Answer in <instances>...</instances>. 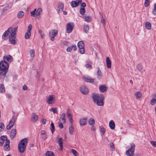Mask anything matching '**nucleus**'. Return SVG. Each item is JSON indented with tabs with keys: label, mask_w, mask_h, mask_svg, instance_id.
<instances>
[{
	"label": "nucleus",
	"mask_w": 156,
	"mask_h": 156,
	"mask_svg": "<svg viewBox=\"0 0 156 156\" xmlns=\"http://www.w3.org/2000/svg\"><path fill=\"white\" fill-rule=\"evenodd\" d=\"M92 98L94 102L96 103L98 105L103 106V99H104L103 95H99L97 94H94L93 95Z\"/></svg>",
	"instance_id": "2"
},
{
	"label": "nucleus",
	"mask_w": 156,
	"mask_h": 156,
	"mask_svg": "<svg viewBox=\"0 0 156 156\" xmlns=\"http://www.w3.org/2000/svg\"><path fill=\"white\" fill-rule=\"evenodd\" d=\"M83 79L86 82L90 83H93L94 80V79H92L90 76H84Z\"/></svg>",
	"instance_id": "15"
},
{
	"label": "nucleus",
	"mask_w": 156,
	"mask_h": 156,
	"mask_svg": "<svg viewBox=\"0 0 156 156\" xmlns=\"http://www.w3.org/2000/svg\"><path fill=\"white\" fill-rule=\"evenodd\" d=\"M110 147L113 149H115L114 145L112 143H110Z\"/></svg>",
	"instance_id": "64"
},
{
	"label": "nucleus",
	"mask_w": 156,
	"mask_h": 156,
	"mask_svg": "<svg viewBox=\"0 0 156 156\" xmlns=\"http://www.w3.org/2000/svg\"><path fill=\"white\" fill-rule=\"evenodd\" d=\"M58 31L55 29L51 30L49 32L50 36L51 37V40L52 41L54 40V37L57 34Z\"/></svg>",
	"instance_id": "7"
},
{
	"label": "nucleus",
	"mask_w": 156,
	"mask_h": 156,
	"mask_svg": "<svg viewBox=\"0 0 156 156\" xmlns=\"http://www.w3.org/2000/svg\"><path fill=\"white\" fill-rule=\"evenodd\" d=\"M15 120L16 118L15 116H12L11 119L9 121V125H8L6 127V128L7 129H10L13 127L15 124Z\"/></svg>",
	"instance_id": "5"
},
{
	"label": "nucleus",
	"mask_w": 156,
	"mask_h": 156,
	"mask_svg": "<svg viewBox=\"0 0 156 156\" xmlns=\"http://www.w3.org/2000/svg\"><path fill=\"white\" fill-rule=\"evenodd\" d=\"M72 49H73V50L74 51H75L76 50V45H72Z\"/></svg>",
	"instance_id": "62"
},
{
	"label": "nucleus",
	"mask_w": 156,
	"mask_h": 156,
	"mask_svg": "<svg viewBox=\"0 0 156 156\" xmlns=\"http://www.w3.org/2000/svg\"><path fill=\"white\" fill-rule=\"evenodd\" d=\"M6 139V137L4 136H2L0 137V146H2L5 140Z\"/></svg>",
	"instance_id": "24"
},
{
	"label": "nucleus",
	"mask_w": 156,
	"mask_h": 156,
	"mask_svg": "<svg viewBox=\"0 0 156 156\" xmlns=\"http://www.w3.org/2000/svg\"><path fill=\"white\" fill-rule=\"evenodd\" d=\"M64 9V5L62 3H59L58 5L57 12L58 13L62 11Z\"/></svg>",
	"instance_id": "12"
},
{
	"label": "nucleus",
	"mask_w": 156,
	"mask_h": 156,
	"mask_svg": "<svg viewBox=\"0 0 156 156\" xmlns=\"http://www.w3.org/2000/svg\"><path fill=\"white\" fill-rule=\"evenodd\" d=\"M12 28L11 27H9L8 30L6 31L2 35V37L3 38H5L6 37H8L9 35V33H11L10 31H12Z\"/></svg>",
	"instance_id": "11"
},
{
	"label": "nucleus",
	"mask_w": 156,
	"mask_h": 156,
	"mask_svg": "<svg viewBox=\"0 0 156 156\" xmlns=\"http://www.w3.org/2000/svg\"><path fill=\"white\" fill-rule=\"evenodd\" d=\"M42 12V9L41 8H39L38 9L37 11H36V16H38L41 14Z\"/></svg>",
	"instance_id": "32"
},
{
	"label": "nucleus",
	"mask_w": 156,
	"mask_h": 156,
	"mask_svg": "<svg viewBox=\"0 0 156 156\" xmlns=\"http://www.w3.org/2000/svg\"><path fill=\"white\" fill-rule=\"evenodd\" d=\"M72 152L75 156H77L78 154L76 151L74 149L72 150Z\"/></svg>",
	"instance_id": "51"
},
{
	"label": "nucleus",
	"mask_w": 156,
	"mask_h": 156,
	"mask_svg": "<svg viewBox=\"0 0 156 156\" xmlns=\"http://www.w3.org/2000/svg\"><path fill=\"white\" fill-rule=\"evenodd\" d=\"M71 5L73 7H76L79 5L78 3L75 1H72L71 3Z\"/></svg>",
	"instance_id": "33"
},
{
	"label": "nucleus",
	"mask_w": 156,
	"mask_h": 156,
	"mask_svg": "<svg viewBox=\"0 0 156 156\" xmlns=\"http://www.w3.org/2000/svg\"><path fill=\"white\" fill-rule=\"evenodd\" d=\"M99 89L101 92H104L106 89V88L105 85H101L99 87Z\"/></svg>",
	"instance_id": "30"
},
{
	"label": "nucleus",
	"mask_w": 156,
	"mask_h": 156,
	"mask_svg": "<svg viewBox=\"0 0 156 156\" xmlns=\"http://www.w3.org/2000/svg\"><path fill=\"white\" fill-rule=\"evenodd\" d=\"M80 90L83 94H88V89L85 86H81L80 88Z\"/></svg>",
	"instance_id": "8"
},
{
	"label": "nucleus",
	"mask_w": 156,
	"mask_h": 156,
	"mask_svg": "<svg viewBox=\"0 0 156 156\" xmlns=\"http://www.w3.org/2000/svg\"><path fill=\"white\" fill-rule=\"evenodd\" d=\"M62 123H60L59 124L58 127L60 129H62L63 128V126L62 124Z\"/></svg>",
	"instance_id": "59"
},
{
	"label": "nucleus",
	"mask_w": 156,
	"mask_h": 156,
	"mask_svg": "<svg viewBox=\"0 0 156 156\" xmlns=\"http://www.w3.org/2000/svg\"><path fill=\"white\" fill-rule=\"evenodd\" d=\"M4 61L5 60L10 62H12L13 60V58L10 55H9L8 56H4L3 57Z\"/></svg>",
	"instance_id": "19"
},
{
	"label": "nucleus",
	"mask_w": 156,
	"mask_h": 156,
	"mask_svg": "<svg viewBox=\"0 0 156 156\" xmlns=\"http://www.w3.org/2000/svg\"><path fill=\"white\" fill-rule=\"evenodd\" d=\"M53 95H49L47 98L46 102L49 104L53 103V101L54 100Z\"/></svg>",
	"instance_id": "13"
},
{
	"label": "nucleus",
	"mask_w": 156,
	"mask_h": 156,
	"mask_svg": "<svg viewBox=\"0 0 156 156\" xmlns=\"http://www.w3.org/2000/svg\"><path fill=\"white\" fill-rule=\"evenodd\" d=\"M106 66L109 69L111 67V61L108 57L106 58Z\"/></svg>",
	"instance_id": "18"
},
{
	"label": "nucleus",
	"mask_w": 156,
	"mask_h": 156,
	"mask_svg": "<svg viewBox=\"0 0 156 156\" xmlns=\"http://www.w3.org/2000/svg\"><path fill=\"white\" fill-rule=\"evenodd\" d=\"M105 131V129L104 128H101L100 129L101 135L102 136Z\"/></svg>",
	"instance_id": "47"
},
{
	"label": "nucleus",
	"mask_w": 156,
	"mask_h": 156,
	"mask_svg": "<svg viewBox=\"0 0 156 156\" xmlns=\"http://www.w3.org/2000/svg\"><path fill=\"white\" fill-rule=\"evenodd\" d=\"M27 86L26 85H24L23 87V89L24 90H27Z\"/></svg>",
	"instance_id": "61"
},
{
	"label": "nucleus",
	"mask_w": 156,
	"mask_h": 156,
	"mask_svg": "<svg viewBox=\"0 0 156 156\" xmlns=\"http://www.w3.org/2000/svg\"><path fill=\"white\" fill-rule=\"evenodd\" d=\"M87 117L83 118L80 119V126H85L87 124Z\"/></svg>",
	"instance_id": "10"
},
{
	"label": "nucleus",
	"mask_w": 156,
	"mask_h": 156,
	"mask_svg": "<svg viewBox=\"0 0 156 156\" xmlns=\"http://www.w3.org/2000/svg\"><path fill=\"white\" fill-rule=\"evenodd\" d=\"M4 128L5 126L4 123L2 122L0 123V131H2Z\"/></svg>",
	"instance_id": "45"
},
{
	"label": "nucleus",
	"mask_w": 156,
	"mask_h": 156,
	"mask_svg": "<svg viewBox=\"0 0 156 156\" xmlns=\"http://www.w3.org/2000/svg\"><path fill=\"white\" fill-rule=\"evenodd\" d=\"M109 126L110 128L112 129H115V124L113 120H111L110 122L109 123Z\"/></svg>",
	"instance_id": "21"
},
{
	"label": "nucleus",
	"mask_w": 156,
	"mask_h": 156,
	"mask_svg": "<svg viewBox=\"0 0 156 156\" xmlns=\"http://www.w3.org/2000/svg\"><path fill=\"white\" fill-rule=\"evenodd\" d=\"M78 47L79 48H84V44L83 41H80L78 43Z\"/></svg>",
	"instance_id": "31"
},
{
	"label": "nucleus",
	"mask_w": 156,
	"mask_h": 156,
	"mask_svg": "<svg viewBox=\"0 0 156 156\" xmlns=\"http://www.w3.org/2000/svg\"><path fill=\"white\" fill-rule=\"evenodd\" d=\"M46 120L45 119H44L41 120V121L42 122L43 124H44L46 123Z\"/></svg>",
	"instance_id": "60"
},
{
	"label": "nucleus",
	"mask_w": 156,
	"mask_h": 156,
	"mask_svg": "<svg viewBox=\"0 0 156 156\" xmlns=\"http://www.w3.org/2000/svg\"><path fill=\"white\" fill-rule=\"evenodd\" d=\"M72 50V46H70L68 47L66 49V51L68 52H70Z\"/></svg>",
	"instance_id": "57"
},
{
	"label": "nucleus",
	"mask_w": 156,
	"mask_h": 156,
	"mask_svg": "<svg viewBox=\"0 0 156 156\" xmlns=\"http://www.w3.org/2000/svg\"><path fill=\"white\" fill-rule=\"evenodd\" d=\"M134 95L136 96L137 99H141L142 94L139 91L136 92Z\"/></svg>",
	"instance_id": "22"
},
{
	"label": "nucleus",
	"mask_w": 156,
	"mask_h": 156,
	"mask_svg": "<svg viewBox=\"0 0 156 156\" xmlns=\"http://www.w3.org/2000/svg\"><path fill=\"white\" fill-rule=\"evenodd\" d=\"M38 117L37 115L35 114L34 113L33 114L31 117V120L34 122H36L38 119Z\"/></svg>",
	"instance_id": "25"
},
{
	"label": "nucleus",
	"mask_w": 156,
	"mask_h": 156,
	"mask_svg": "<svg viewBox=\"0 0 156 156\" xmlns=\"http://www.w3.org/2000/svg\"><path fill=\"white\" fill-rule=\"evenodd\" d=\"M150 0H145L144 3V6L145 7H147L150 4Z\"/></svg>",
	"instance_id": "48"
},
{
	"label": "nucleus",
	"mask_w": 156,
	"mask_h": 156,
	"mask_svg": "<svg viewBox=\"0 0 156 156\" xmlns=\"http://www.w3.org/2000/svg\"><path fill=\"white\" fill-rule=\"evenodd\" d=\"M67 117L69 119V122L72 124L73 123V120L72 114L71 113H68V115H67Z\"/></svg>",
	"instance_id": "29"
},
{
	"label": "nucleus",
	"mask_w": 156,
	"mask_h": 156,
	"mask_svg": "<svg viewBox=\"0 0 156 156\" xmlns=\"http://www.w3.org/2000/svg\"><path fill=\"white\" fill-rule=\"evenodd\" d=\"M88 122L90 125L92 126L94 125L95 121L94 119L90 118Z\"/></svg>",
	"instance_id": "28"
},
{
	"label": "nucleus",
	"mask_w": 156,
	"mask_h": 156,
	"mask_svg": "<svg viewBox=\"0 0 156 156\" xmlns=\"http://www.w3.org/2000/svg\"><path fill=\"white\" fill-rule=\"evenodd\" d=\"M136 68L140 72H142V67L139 64H137L136 66Z\"/></svg>",
	"instance_id": "41"
},
{
	"label": "nucleus",
	"mask_w": 156,
	"mask_h": 156,
	"mask_svg": "<svg viewBox=\"0 0 156 156\" xmlns=\"http://www.w3.org/2000/svg\"><path fill=\"white\" fill-rule=\"evenodd\" d=\"M74 131L73 126L72 124L70 125L69 127V133L71 135H73V132Z\"/></svg>",
	"instance_id": "35"
},
{
	"label": "nucleus",
	"mask_w": 156,
	"mask_h": 156,
	"mask_svg": "<svg viewBox=\"0 0 156 156\" xmlns=\"http://www.w3.org/2000/svg\"><path fill=\"white\" fill-rule=\"evenodd\" d=\"M51 133L52 134H53V132L54 131L55 129V127L54 126V125L53 122H52L51 124Z\"/></svg>",
	"instance_id": "46"
},
{
	"label": "nucleus",
	"mask_w": 156,
	"mask_h": 156,
	"mask_svg": "<svg viewBox=\"0 0 156 156\" xmlns=\"http://www.w3.org/2000/svg\"><path fill=\"white\" fill-rule=\"evenodd\" d=\"M135 146L132 143L130 145V148L129 149L126 153V154L128 156H132L134 154Z\"/></svg>",
	"instance_id": "4"
},
{
	"label": "nucleus",
	"mask_w": 156,
	"mask_h": 156,
	"mask_svg": "<svg viewBox=\"0 0 156 156\" xmlns=\"http://www.w3.org/2000/svg\"><path fill=\"white\" fill-rule=\"evenodd\" d=\"M9 40L11 43L12 44H14L16 43V37H9Z\"/></svg>",
	"instance_id": "23"
},
{
	"label": "nucleus",
	"mask_w": 156,
	"mask_h": 156,
	"mask_svg": "<svg viewBox=\"0 0 156 156\" xmlns=\"http://www.w3.org/2000/svg\"><path fill=\"white\" fill-rule=\"evenodd\" d=\"M11 7H9L8 5H7L5 7L2 9V12L4 13V12L7 11L8 9H10Z\"/></svg>",
	"instance_id": "42"
},
{
	"label": "nucleus",
	"mask_w": 156,
	"mask_h": 156,
	"mask_svg": "<svg viewBox=\"0 0 156 156\" xmlns=\"http://www.w3.org/2000/svg\"><path fill=\"white\" fill-rule=\"evenodd\" d=\"M10 140H9L7 139L5 142V144L4 145V149L5 151H8L10 149Z\"/></svg>",
	"instance_id": "9"
},
{
	"label": "nucleus",
	"mask_w": 156,
	"mask_h": 156,
	"mask_svg": "<svg viewBox=\"0 0 156 156\" xmlns=\"http://www.w3.org/2000/svg\"><path fill=\"white\" fill-rule=\"evenodd\" d=\"M60 122L62 123H65L66 121V119L65 118V114L64 113H63L61 116V118L59 119Z\"/></svg>",
	"instance_id": "17"
},
{
	"label": "nucleus",
	"mask_w": 156,
	"mask_h": 156,
	"mask_svg": "<svg viewBox=\"0 0 156 156\" xmlns=\"http://www.w3.org/2000/svg\"><path fill=\"white\" fill-rule=\"evenodd\" d=\"M16 129H12L10 133V136L11 138L13 139L16 136Z\"/></svg>",
	"instance_id": "16"
},
{
	"label": "nucleus",
	"mask_w": 156,
	"mask_h": 156,
	"mask_svg": "<svg viewBox=\"0 0 156 156\" xmlns=\"http://www.w3.org/2000/svg\"><path fill=\"white\" fill-rule=\"evenodd\" d=\"M9 67L8 62L5 61H2L0 62V74L2 76L5 75Z\"/></svg>",
	"instance_id": "1"
},
{
	"label": "nucleus",
	"mask_w": 156,
	"mask_h": 156,
	"mask_svg": "<svg viewBox=\"0 0 156 156\" xmlns=\"http://www.w3.org/2000/svg\"><path fill=\"white\" fill-rule=\"evenodd\" d=\"M31 33L30 32L27 31L25 35V38L26 39H29L31 36Z\"/></svg>",
	"instance_id": "34"
},
{
	"label": "nucleus",
	"mask_w": 156,
	"mask_h": 156,
	"mask_svg": "<svg viewBox=\"0 0 156 156\" xmlns=\"http://www.w3.org/2000/svg\"><path fill=\"white\" fill-rule=\"evenodd\" d=\"M156 103V99H153L151 100V104L152 105H154Z\"/></svg>",
	"instance_id": "55"
},
{
	"label": "nucleus",
	"mask_w": 156,
	"mask_h": 156,
	"mask_svg": "<svg viewBox=\"0 0 156 156\" xmlns=\"http://www.w3.org/2000/svg\"><path fill=\"white\" fill-rule=\"evenodd\" d=\"M45 155L46 156H55L53 152L49 151H47L46 152Z\"/></svg>",
	"instance_id": "38"
},
{
	"label": "nucleus",
	"mask_w": 156,
	"mask_h": 156,
	"mask_svg": "<svg viewBox=\"0 0 156 156\" xmlns=\"http://www.w3.org/2000/svg\"><path fill=\"white\" fill-rule=\"evenodd\" d=\"M83 29L85 33H87L89 30V27L88 25H84L83 26Z\"/></svg>",
	"instance_id": "37"
},
{
	"label": "nucleus",
	"mask_w": 156,
	"mask_h": 156,
	"mask_svg": "<svg viewBox=\"0 0 156 156\" xmlns=\"http://www.w3.org/2000/svg\"><path fill=\"white\" fill-rule=\"evenodd\" d=\"M97 75L98 78L100 79H101L102 77L101 73V70L99 68L97 72Z\"/></svg>",
	"instance_id": "27"
},
{
	"label": "nucleus",
	"mask_w": 156,
	"mask_h": 156,
	"mask_svg": "<svg viewBox=\"0 0 156 156\" xmlns=\"http://www.w3.org/2000/svg\"><path fill=\"white\" fill-rule=\"evenodd\" d=\"M80 49V52L82 54H83L85 52V51L84 48H79Z\"/></svg>",
	"instance_id": "52"
},
{
	"label": "nucleus",
	"mask_w": 156,
	"mask_h": 156,
	"mask_svg": "<svg viewBox=\"0 0 156 156\" xmlns=\"http://www.w3.org/2000/svg\"><path fill=\"white\" fill-rule=\"evenodd\" d=\"M74 26V23H69L66 25V31L68 33H70L72 31Z\"/></svg>",
	"instance_id": "6"
},
{
	"label": "nucleus",
	"mask_w": 156,
	"mask_h": 156,
	"mask_svg": "<svg viewBox=\"0 0 156 156\" xmlns=\"http://www.w3.org/2000/svg\"><path fill=\"white\" fill-rule=\"evenodd\" d=\"M145 27L147 29H151V23L149 22H147L145 23Z\"/></svg>",
	"instance_id": "36"
},
{
	"label": "nucleus",
	"mask_w": 156,
	"mask_h": 156,
	"mask_svg": "<svg viewBox=\"0 0 156 156\" xmlns=\"http://www.w3.org/2000/svg\"><path fill=\"white\" fill-rule=\"evenodd\" d=\"M86 64H85V66L87 68H91L92 65V63L91 61L89 60L88 59L86 60Z\"/></svg>",
	"instance_id": "14"
},
{
	"label": "nucleus",
	"mask_w": 156,
	"mask_h": 156,
	"mask_svg": "<svg viewBox=\"0 0 156 156\" xmlns=\"http://www.w3.org/2000/svg\"><path fill=\"white\" fill-rule=\"evenodd\" d=\"M63 139L62 138H60L59 139V140L58 141V144L59 146L60 147V150H62L63 148V142H62Z\"/></svg>",
	"instance_id": "20"
},
{
	"label": "nucleus",
	"mask_w": 156,
	"mask_h": 156,
	"mask_svg": "<svg viewBox=\"0 0 156 156\" xmlns=\"http://www.w3.org/2000/svg\"><path fill=\"white\" fill-rule=\"evenodd\" d=\"M30 54L31 57L34 58L35 56V51L34 50L31 49L30 51Z\"/></svg>",
	"instance_id": "40"
},
{
	"label": "nucleus",
	"mask_w": 156,
	"mask_h": 156,
	"mask_svg": "<svg viewBox=\"0 0 156 156\" xmlns=\"http://www.w3.org/2000/svg\"><path fill=\"white\" fill-rule=\"evenodd\" d=\"M96 129L95 127L94 126H91V130L92 131H94Z\"/></svg>",
	"instance_id": "63"
},
{
	"label": "nucleus",
	"mask_w": 156,
	"mask_h": 156,
	"mask_svg": "<svg viewBox=\"0 0 156 156\" xmlns=\"http://www.w3.org/2000/svg\"><path fill=\"white\" fill-rule=\"evenodd\" d=\"M101 22L102 23V24L103 26H104L105 25V20L102 17V18L101 19Z\"/></svg>",
	"instance_id": "58"
},
{
	"label": "nucleus",
	"mask_w": 156,
	"mask_h": 156,
	"mask_svg": "<svg viewBox=\"0 0 156 156\" xmlns=\"http://www.w3.org/2000/svg\"><path fill=\"white\" fill-rule=\"evenodd\" d=\"M24 12L23 11H20L18 12L17 16L19 18H21L24 16Z\"/></svg>",
	"instance_id": "26"
},
{
	"label": "nucleus",
	"mask_w": 156,
	"mask_h": 156,
	"mask_svg": "<svg viewBox=\"0 0 156 156\" xmlns=\"http://www.w3.org/2000/svg\"><path fill=\"white\" fill-rule=\"evenodd\" d=\"M10 32H12V33H10L11 34H10V36H9V37H16L15 36V35H16V33L15 32V31H11V30H10Z\"/></svg>",
	"instance_id": "56"
},
{
	"label": "nucleus",
	"mask_w": 156,
	"mask_h": 156,
	"mask_svg": "<svg viewBox=\"0 0 156 156\" xmlns=\"http://www.w3.org/2000/svg\"><path fill=\"white\" fill-rule=\"evenodd\" d=\"M49 111L50 112L52 111L54 113H57L58 112L56 108H52L51 109H49Z\"/></svg>",
	"instance_id": "50"
},
{
	"label": "nucleus",
	"mask_w": 156,
	"mask_h": 156,
	"mask_svg": "<svg viewBox=\"0 0 156 156\" xmlns=\"http://www.w3.org/2000/svg\"><path fill=\"white\" fill-rule=\"evenodd\" d=\"M36 9H35L33 11L30 12V15L31 16H35L36 13Z\"/></svg>",
	"instance_id": "49"
},
{
	"label": "nucleus",
	"mask_w": 156,
	"mask_h": 156,
	"mask_svg": "<svg viewBox=\"0 0 156 156\" xmlns=\"http://www.w3.org/2000/svg\"><path fill=\"white\" fill-rule=\"evenodd\" d=\"M85 9L84 8H80V12L81 15H84L85 13Z\"/></svg>",
	"instance_id": "43"
},
{
	"label": "nucleus",
	"mask_w": 156,
	"mask_h": 156,
	"mask_svg": "<svg viewBox=\"0 0 156 156\" xmlns=\"http://www.w3.org/2000/svg\"><path fill=\"white\" fill-rule=\"evenodd\" d=\"M5 91L4 86L3 84H2L0 87V92L2 93H4L5 92Z\"/></svg>",
	"instance_id": "39"
},
{
	"label": "nucleus",
	"mask_w": 156,
	"mask_h": 156,
	"mask_svg": "<svg viewBox=\"0 0 156 156\" xmlns=\"http://www.w3.org/2000/svg\"><path fill=\"white\" fill-rule=\"evenodd\" d=\"M27 143L28 140L27 138H24L20 140L18 145V150L20 152H24L26 150Z\"/></svg>",
	"instance_id": "3"
},
{
	"label": "nucleus",
	"mask_w": 156,
	"mask_h": 156,
	"mask_svg": "<svg viewBox=\"0 0 156 156\" xmlns=\"http://www.w3.org/2000/svg\"><path fill=\"white\" fill-rule=\"evenodd\" d=\"M32 25L30 24L29 25L28 27V29L27 30V31L30 32V31L32 29Z\"/></svg>",
	"instance_id": "53"
},
{
	"label": "nucleus",
	"mask_w": 156,
	"mask_h": 156,
	"mask_svg": "<svg viewBox=\"0 0 156 156\" xmlns=\"http://www.w3.org/2000/svg\"><path fill=\"white\" fill-rule=\"evenodd\" d=\"M84 19H85V21L87 22H89L90 21L91 19L90 16H84Z\"/></svg>",
	"instance_id": "44"
},
{
	"label": "nucleus",
	"mask_w": 156,
	"mask_h": 156,
	"mask_svg": "<svg viewBox=\"0 0 156 156\" xmlns=\"http://www.w3.org/2000/svg\"><path fill=\"white\" fill-rule=\"evenodd\" d=\"M150 143L153 147H156V141H151Z\"/></svg>",
	"instance_id": "54"
}]
</instances>
